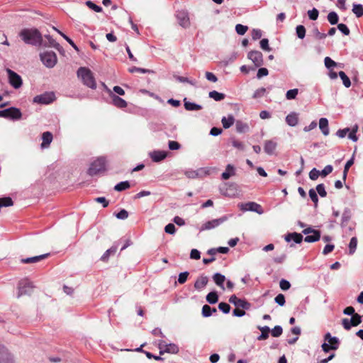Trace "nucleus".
<instances>
[{
    "label": "nucleus",
    "mask_w": 363,
    "mask_h": 363,
    "mask_svg": "<svg viewBox=\"0 0 363 363\" xmlns=\"http://www.w3.org/2000/svg\"><path fill=\"white\" fill-rule=\"evenodd\" d=\"M19 36L26 44L32 45H41L43 44L42 35L37 29H23L19 33Z\"/></svg>",
    "instance_id": "1"
},
{
    "label": "nucleus",
    "mask_w": 363,
    "mask_h": 363,
    "mask_svg": "<svg viewBox=\"0 0 363 363\" xmlns=\"http://www.w3.org/2000/svg\"><path fill=\"white\" fill-rule=\"evenodd\" d=\"M77 77L81 79L83 84L92 89L96 88V83L93 72L86 67H79L77 72Z\"/></svg>",
    "instance_id": "2"
},
{
    "label": "nucleus",
    "mask_w": 363,
    "mask_h": 363,
    "mask_svg": "<svg viewBox=\"0 0 363 363\" xmlns=\"http://www.w3.org/2000/svg\"><path fill=\"white\" fill-rule=\"evenodd\" d=\"M106 160L104 157H99L94 160L90 165L88 169V174L91 176H94L101 172L106 169Z\"/></svg>",
    "instance_id": "3"
},
{
    "label": "nucleus",
    "mask_w": 363,
    "mask_h": 363,
    "mask_svg": "<svg viewBox=\"0 0 363 363\" xmlns=\"http://www.w3.org/2000/svg\"><path fill=\"white\" fill-rule=\"evenodd\" d=\"M40 57L43 64L48 68L54 67L57 62V55L53 51L43 52L40 53Z\"/></svg>",
    "instance_id": "4"
},
{
    "label": "nucleus",
    "mask_w": 363,
    "mask_h": 363,
    "mask_svg": "<svg viewBox=\"0 0 363 363\" xmlns=\"http://www.w3.org/2000/svg\"><path fill=\"white\" fill-rule=\"evenodd\" d=\"M33 289V284L28 279H21L19 281L17 286V298H20L23 295H29Z\"/></svg>",
    "instance_id": "5"
},
{
    "label": "nucleus",
    "mask_w": 363,
    "mask_h": 363,
    "mask_svg": "<svg viewBox=\"0 0 363 363\" xmlns=\"http://www.w3.org/2000/svg\"><path fill=\"white\" fill-rule=\"evenodd\" d=\"M220 192L225 196L235 197L238 195V186L235 183H225L220 187Z\"/></svg>",
    "instance_id": "6"
},
{
    "label": "nucleus",
    "mask_w": 363,
    "mask_h": 363,
    "mask_svg": "<svg viewBox=\"0 0 363 363\" xmlns=\"http://www.w3.org/2000/svg\"><path fill=\"white\" fill-rule=\"evenodd\" d=\"M239 207L240 210L242 211L256 212L259 215H262L264 213L262 206L259 204L253 201L240 203Z\"/></svg>",
    "instance_id": "7"
},
{
    "label": "nucleus",
    "mask_w": 363,
    "mask_h": 363,
    "mask_svg": "<svg viewBox=\"0 0 363 363\" xmlns=\"http://www.w3.org/2000/svg\"><path fill=\"white\" fill-rule=\"evenodd\" d=\"M6 71L8 74L10 84L15 89L20 88L23 84L21 76L9 68H7Z\"/></svg>",
    "instance_id": "8"
},
{
    "label": "nucleus",
    "mask_w": 363,
    "mask_h": 363,
    "mask_svg": "<svg viewBox=\"0 0 363 363\" xmlns=\"http://www.w3.org/2000/svg\"><path fill=\"white\" fill-rule=\"evenodd\" d=\"M55 100L53 92H45L33 98V102L41 104H49Z\"/></svg>",
    "instance_id": "9"
},
{
    "label": "nucleus",
    "mask_w": 363,
    "mask_h": 363,
    "mask_svg": "<svg viewBox=\"0 0 363 363\" xmlns=\"http://www.w3.org/2000/svg\"><path fill=\"white\" fill-rule=\"evenodd\" d=\"M225 220H227V216H223L220 218L213 219V220L207 221L201 225L200 230L203 231V230H209L213 229V228L219 226L220 225H221Z\"/></svg>",
    "instance_id": "10"
},
{
    "label": "nucleus",
    "mask_w": 363,
    "mask_h": 363,
    "mask_svg": "<svg viewBox=\"0 0 363 363\" xmlns=\"http://www.w3.org/2000/svg\"><path fill=\"white\" fill-rule=\"evenodd\" d=\"M247 57L256 67H260L263 64L262 54L259 51H250L247 55Z\"/></svg>",
    "instance_id": "11"
},
{
    "label": "nucleus",
    "mask_w": 363,
    "mask_h": 363,
    "mask_svg": "<svg viewBox=\"0 0 363 363\" xmlns=\"http://www.w3.org/2000/svg\"><path fill=\"white\" fill-rule=\"evenodd\" d=\"M13 358L9 350L4 347L0 345V363H13Z\"/></svg>",
    "instance_id": "12"
},
{
    "label": "nucleus",
    "mask_w": 363,
    "mask_h": 363,
    "mask_svg": "<svg viewBox=\"0 0 363 363\" xmlns=\"http://www.w3.org/2000/svg\"><path fill=\"white\" fill-rule=\"evenodd\" d=\"M108 94L112 100V104L117 108H122L127 106V102L122 98L113 94L111 90H108Z\"/></svg>",
    "instance_id": "13"
},
{
    "label": "nucleus",
    "mask_w": 363,
    "mask_h": 363,
    "mask_svg": "<svg viewBox=\"0 0 363 363\" xmlns=\"http://www.w3.org/2000/svg\"><path fill=\"white\" fill-rule=\"evenodd\" d=\"M177 18L181 26L183 28H187L189 26V18L188 16V13L186 11H179L177 14Z\"/></svg>",
    "instance_id": "14"
},
{
    "label": "nucleus",
    "mask_w": 363,
    "mask_h": 363,
    "mask_svg": "<svg viewBox=\"0 0 363 363\" xmlns=\"http://www.w3.org/2000/svg\"><path fill=\"white\" fill-rule=\"evenodd\" d=\"M230 303L234 304L237 308L248 309L250 303L245 300L238 298L235 295H233L229 298Z\"/></svg>",
    "instance_id": "15"
},
{
    "label": "nucleus",
    "mask_w": 363,
    "mask_h": 363,
    "mask_svg": "<svg viewBox=\"0 0 363 363\" xmlns=\"http://www.w3.org/2000/svg\"><path fill=\"white\" fill-rule=\"evenodd\" d=\"M159 346L160 349L164 348L168 353L177 354L179 352V347L174 343L167 344L164 341H160Z\"/></svg>",
    "instance_id": "16"
},
{
    "label": "nucleus",
    "mask_w": 363,
    "mask_h": 363,
    "mask_svg": "<svg viewBox=\"0 0 363 363\" xmlns=\"http://www.w3.org/2000/svg\"><path fill=\"white\" fill-rule=\"evenodd\" d=\"M6 118H10L12 120H19L21 118L22 113L19 108L16 107H11L9 108H6Z\"/></svg>",
    "instance_id": "17"
},
{
    "label": "nucleus",
    "mask_w": 363,
    "mask_h": 363,
    "mask_svg": "<svg viewBox=\"0 0 363 363\" xmlns=\"http://www.w3.org/2000/svg\"><path fill=\"white\" fill-rule=\"evenodd\" d=\"M303 240V235L298 233H288L285 236V240L288 242L294 241L296 244H300Z\"/></svg>",
    "instance_id": "18"
},
{
    "label": "nucleus",
    "mask_w": 363,
    "mask_h": 363,
    "mask_svg": "<svg viewBox=\"0 0 363 363\" xmlns=\"http://www.w3.org/2000/svg\"><path fill=\"white\" fill-rule=\"evenodd\" d=\"M150 156L151 159L152 160V161H154L155 162H160V161L163 160L164 159H165L167 156V153L165 151L157 150V151H153L152 152H151L150 154Z\"/></svg>",
    "instance_id": "19"
},
{
    "label": "nucleus",
    "mask_w": 363,
    "mask_h": 363,
    "mask_svg": "<svg viewBox=\"0 0 363 363\" xmlns=\"http://www.w3.org/2000/svg\"><path fill=\"white\" fill-rule=\"evenodd\" d=\"M45 38L47 39V41H45L43 42V44L41 45L43 46H45V47H51V48H54L57 50H60V45L58 43H57L52 38V36H50V35H45Z\"/></svg>",
    "instance_id": "20"
},
{
    "label": "nucleus",
    "mask_w": 363,
    "mask_h": 363,
    "mask_svg": "<svg viewBox=\"0 0 363 363\" xmlns=\"http://www.w3.org/2000/svg\"><path fill=\"white\" fill-rule=\"evenodd\" d=\"M236 170L233 165L228 164L225 167V171L222 173L221 178L224 180L228 179L230 177L235 175Z\"/></svg>",
    "instance_id": "21"
},
{
    "label": "nucleus",
    "mask_w": 363,
    "mask_h": 363,
    "mask_svg": "<svg viewBox=\"0 0 363 363\" xmlns=\"http://www.w3.org/2000/svg\"><path fill=\"white\" fill-rule=\"evenodd\" d=\"M43 142L41 143L42 148H47L49 147L52 141V134L50 132H45L42 135Z\"/></svg>",
    "instance_id": "22"
},
{
    "label": "nucleus",
    "mask_w": 363,
    "mask_h": 363,
    "mask_svg": "<svg viewBox=\"0 0 363 363\" xmlns=\"http://www.w3.org/2000/svg\"><path fill=\"white\" fill-rule=\"evenodd\" d=\"M208 279L206 276H201L199 277L194 284V288L196 290H201L203 289L208 284Z\"/></svg>",
    "instance_id": "23"
},
{
    "label": "nucleus",
    "mask_w": 363,
    "mask_h": 363,
    "mask_svg": "<svg viewBox=\"0 0 363 363\" xmlns=\"http://www.w3.org/2000/svg\"><path fill=\"white\" fill-rule=\"evenodd\" d=\"M277 144L273 140H266L264 145V152L268 155H272L276 150Z\"/></svg>",
    "instance_id": "24"
},
{
    "label": "nucleus",
    "mask_w": 363,
    "mask_h": 363,
    "mask_svg": "<svg viewBox=\"0 0 363 363\" xmlns=\"http://www.w3.org/2000/svg\"><path fill=\"white\" fill-rule=\"evenodd\" d=\"M286 122L290 126H296L298 123V114L295 112H291L286 117Z\"/></svg>",
    "instance_id": "25"
},
{
    "label": "nucleus",
    "mask_w": 363,
    "mask_h": 363,
    "mask_svg": "<svg viewBox=\"0 0 363 363\" xmlns=\"http://www.w3.org/2000/svg\"><path fill=\"white\" fill-rule=\"evenodd\" d=\"M319 128L322 133L327 136L329 135L330 130L328 127V121L326 118H321L319 120Z\"/></svg>",
    "instance_id": "26"
},
{
    "label": "nucleus",
    "mask_w": 363,
    "mask_h": 363,
    "mask_svg": "<svg viewBox=\"0 0 363 363\" xmlns=\"http://www.w3.org/2000/svg\"><path fill=\"white\" fill-rule=\"evenodd\" d=\"M48 254H44L38 256H35L32 257H28V258H23L21 259V262L23 264H30V263H35L38 262H40L47 257Z\"/></svg>",
    "instance_id": "27"
},
{
    "label": "nucleus",
    "mask_w": 363,
    "mask_h": 363,
    "mask_svg": "<svg viewBox=\"0 0 363 363\" xmlns=\"http://www.w3.org/2000/svg\"><path fill=\"white\" fill-rule=\"evenodd\" d=\"M213 279L215 281L216 284L220 287L223 290L225 289L224 287V281H225V277L220 273H216Z\"/></svg>",
    "instance_id": "28"
},
{
    "label": "nucleus",
    "mask_w": 363,
    "mask_h": 363,
    "mask_svg": "<svg viewBox=\"0 0 363 363\" xmlns=\"http://www.w3.org/2000/svg\"><path fill=\"white\" fill-rule=\"evenodd\" d=\"M184 106L185 109L187 111H199L202 109V106L201 105L190 102L187 101L186 98L184 99Z\"/></svg>",
    "instance_id": "29"
},
{
    "label": "nucleus",
    "mask_w": 363,
    "mask_h": 363,
    "mask_svg": "<svg viewBox=\"0 0 363 363\" xmlns=\"http://www.w3.org/2000/svg\"><path fill=\"white\" fill-rule=\"evenodd\" d=\"M236 131L239 133H244L249 130L250 127L247 123L242 121H237L235 123Z\"/></svg>",
    "instance_id": "30"
},
{
    "label": "nucleus",
    "mask_w": 363,
    "mask_h": 363,
    "mask_svg": "<svg viewBox=\"0 0 363 363\" xmlns=\"http://www.w3.org/2000/svg\"><path fill=\"white\" fill-rule=\"evenodd\" d=\"M235 122V118L233 115H229L228 117H223L221 123L224 128H229Z\"/></svg>",
    "instance_id": "31"
},
{
    "label": "nucleus",
    "mask_w": 363,
    "mask_h": 363,
    "mask_svg": "<svg viewBox=\"0 0 363 363\" xmlns=\"http://www.w3.org/2000/svg\"><path fill=\"white\" fill-rule=\"evenodd\" d=\"M258 329L261 331L260 335L257 337L258 340H264L268 338L269 328L268 326L258 327Z\"/></svg>",
    "instance_id": "32"
},
{
    "label": "nucleus",
    "mask_w": 363,
    "mask_h": 363,
    "mask_svg": "<svg viewBox=\"0 0 363 363\" xmlns=\"http://www.w3.org/2000/svg\"><path fill=\"white\" fill-rule=\"evenodd\" d=\"M320 232H314L312 235H308L304 238V241L306 242H315L320 240Z\"/></svg>",
    "instance_id": "33"
},
{
    "label": "nucleus",
    "mask_w": 363,
    "mask_h": 363,
    "mask_svg": "<svg viewBox=\"0 0 363 363\" xmlns=\"http://www.w3.org/2000/svg\"><path fill=\"white\" fill-rule=\"evenodd\" d=\"M208 96L216 101H222L225 99V94L218 92L217 91H211L208 93Z\"/></svg>",
    "instance_id": "34"
},
{
    "label": "nucleus",
    "mask_w": 363,
    "mask_h": 363,
    "mask_svg": "<svg viewBox=\"0 0 363 363\" xmlns=\"http://www.w3.org/2000/svg\"><path fill=\"white\" fill-rule=\"evenodd\" d=\"M52 28L57 31L61 36L63 37V38L75 50H79L77 46L75 45V43L73 42L72 39H70L68 36H67L65 33L61 32L60 30L56 28L55 27H52Z\"/></svg>",
    "instance_id": "35"
},
{
    "label": "nucleus",
    "mask_w": 363,
    "mask_h": 363,
    "mask_svg": "<svg viewBox=\"0 0 363 363\" xmlns=\"http://www.w3.org/2000/svg\"><path fill=\"white\" fill-rule=\"evenodd\" d=\"M352 12L357 18L363 16V5L354 4L352 6Z\"/></svg>",
    "instance_id": "36"
},
{
    "label": "nucleus",
    "mask_w": 363,
    "mask_h": 363,
    "mask_svg": "<svg viewBox=\"0 0 363 363\" xmlns=\"http://www.w3.org/2000/svg\"><path fill=\"white\" fill-rule=\"evenodd\" d=\"M351 218V214L350 211L349 209H345L342 215V222L341 225L342 227H344L347 225V223L349 222V220Z\"/></svg>",
    "instance_id": "37"
},
{
    "label": "nucleus",
    "mask_w": 363,
    "mask_h": 363,
    "mask_svg": "<svg viewBox=\"0 0 363 363\" xmlns=\"http://www.w3.org/2000/svg\"><path fill=\"white\" fill-rule=\"evenodd\" d=\"M218 296L216 291H211L206 296V301L211 303L214 304L218 302Z\"/></svg>",
    "instance_id": "38"
},
{
    "label": "nucleus",
    "mask_w": 363,
    "mask_h": 363,
    "mask_svg": "<svg viewBox=\"0 0 363 363\" xmlns=\"http://www.w3.org/2000/svg\"><path fill=\"white\" fill-rule=\"evenodd\" d=\"M338 75L342 79L344 86L346 88H349L351 86V82L350 78L346 75V74L343 71L339 72Z\"/></svg>",
    "instance_id": "39"
},
{
    "label": "nucleus",
    "mask_w": 363,
    "mask_h": 363,
    "mask_svg": "<svg viewBox=\"0 0 363 363\" xmlns=\"http://www.w3.org/2000/svg\"><path fill=\"white\" fill-rule=\"evenodd\" d=\"M216 308H211L208 305H204L202 308V315L203 317H209L213 313H216Z\"/></svg>",
    "instance_id": "40"
},
{
    "label": "nucleus",
    "mask_w": 363,
    "mask_h": 363,
    "mask_svg": "<svg viewBox=\"0 0 363 363\" xmlns=\"http://www.w3.org/2000/svg\"><path fill=\"white\" fill-rule=\"evenodd\" d=\"M130 188V183L128 181L119 182L114 186V189L117 191H122Z\"/></svg>",
    "instance_id": "41"
},
{
    "label": "nucleus",
    "mask_w": 363,
    "mask_h": 363,
    "mask_svg": "<svg viewBox=\"0 0 363 363\" xmlns=\"http://www.w3.org/2000/svg\"><path fill=\"white\" fill-rule=\"evenodd\" d=\"M357 239L356 237H352L349 243V253L353 255L357 249Z\"/></svg>",
    "instance_id": "42"
},
{
    "label": "nucleus",
    "mask_w": 363,
    "mask_h": 363,
    "mask_svg": "<svg viewBox=\"0 0 363 363\" xmlns=\"http://www.w3.org/2000/svg\"><path fill=\"white\" fill-rule=\"evenodd\" d=\"M338 15L335 11H331L328 15V20L331 25H335L338 22Z\"/></svg>",
    "instance_id": "43"
},
{
    "label": "nucleus",
    "mask_w": 363,
    "mask_h": 363,
    "mask_svg": "<svg viewBox=\"0 0 363 363\" xmlns=\"http://www.w3.org/2000/svg\"><path fill=\"white\" fill-rule=\"evenodd\" d=\"M362 321V316L358 313H356L352 315V318H350V322L353 327L359 325Z\"/></svg>",
    "instance_id": "44"
},
{
    "label": "nucleus",
    "mask_w": 363,
    "mask_h": 363,
    "mask_svg": "<svg viewBox=\"0 0 363 363\" xmlns=\"http://www.w3.org/2000/svg\"><path fill=\"white\" fill-rule=\"evenodd\" d=\"M116 250H117V247H116V246L111 247L110 249L107 250L104 253V255L101 257V259L102 261H106L108 259L110 255L115 254Z\"/></svg>",
    "instance_id": "45"
},
{
    "label": "nucleus",
    "mask_w": 363,
    "mask_h": 363,
    "mask_svg": "<svg viewBox=\"0 0 363 363\" xmlns=\"http://www.w3.org/2000/svg\"><path fill=\"white\" fill-rule=\"evenodd\" d=\"M128 71L130 73H133V72H140L142 74L154 73V72L151 69H144V68H140V67H132L128 69Z\"/></svg>",
    "instance_id": "46"
},
{
    "label": "nucleus",
    "mask_w": 363,
    "mask_h": 363,
    "mask_svg": "<svg viewBox=\"0 0 363 363\" xmlns=\"http://www.w3.org/2000/svg\"><path fill=\"white\" fill-rule=\"evenodd\" d=\"M298 89H290V90L286 91V98L288 100L295 99L296 96H297V94H298Z\"/></svg>",
    "instance_id": "47"
},
{
    "label": "nucleus",
    "mask_w": 363,
    "mask_h": 363,
    "mask_svg": "<svg viewBox=\"0 0 363 363\" xmlns=\"http://www.w3.org/2000/svg\"><path fill=\"white\" fill-rule=\"evenodd\" d=\"M296 35L298 38L303 39L306 35V28L303 26L299 25L296 28Z\"/></svg>",
    "instance_id": "48"
},
{
    "label": "nucleus",
    "mask_w": 363,
    "mask_h": 363,
    "mask_svg": "<svg viewBox=\"0 0 363 363\" xmlns=\"http://www.w3.org/2000/svg\"><path fill=\"white\" fill-rule=\"evenodd\" d=\"M184 174L188 178H190V179H195L200 176V173L199 172V170H193V169H189V170L185 171Z\"/></svg>",
    "instance_id": "49"
},
{
    "label": "nucleus",
    "mask_w": 363,
    "mask_h": 363,
    "mask_svg": "<svg viewBox=\"0 0 363 363\" xmlns=\"http://www.w3.org/2000/svg\"><path fill=\"white\" fill-rule=\"evenodd\" d=\"M324 63L325 66L329 69L337 65V63L329 57H326L324 59Z\"/></svg>",
    "instance_id": "50"
},
{
    "label": "nucleus",
    "mask_w": 363,
    "mask_h": 363,
    "mask_svg": "<svg viewBox=\"0 0 363 363\" xmlns=\"http://www.w3.org/2000/svg\"><path fill=\"white\" fill-rule=\"evenodd\" d=\"M354 164V158L352 157L350 160H349L345 165V168H344V172H343V179L345 180L346 179V177H347V172L350 169V167Z\"/></svg>",
    "instance_id": "51"
},
{
    "label": "nucleus",
    "mask_w": 363,
    "mask_h": 363,
    "mask_svg": "<svg viewBox=\"0 0 363 363\" xmlns=\"http://www.w3.org/2000/svg\"><path fill=\"white\" fill-rule=\"evenodd\" d=\"M247 29H248L247 26H243L242 24H237L235 26V30H236L237 33L240 35H244L247 32Z\"/></svg>",
    "instance_id": "52"
},
{
    "label": "nucleus",
    "mask_w": 363,
    "mask_h": 363,
    "mask_svg": "<svg viewBox=\"0 0 363 363\" xmlns=\"http://www.w3.org/2000/svg\"><path fill=\"white\" fill-rule=\"evenodd\" d=\"M316 191L321 197H325L327 195L323 184H320L316 186Z\"/></svg>",
    "instance_id": "53"
},
{
    "label": "nucleus",
    "mask_w": 363,
    "mask_h": 363,
    "mask_svg": "<svg viewBox=\"0 0 363 363\" xmlns=\"http://www.w3.org/2000/svg\"><path fill=\"white\" fill-rule=\"evenodd\" d=\"M86 5L91 9L94 10V11L96 12H101L102 11V8L100 7L99 6H97L96 4H95L94 2L91 1H87L86 2Z\"/></svg>",
    "instance_id": "54"
},
{
    "label": "nucleus",
    "mask_w": 363,
    "mask_h": 363,
    "mask_svg": "<svg viewBox=\"0 0 363 363\" xmlns=\"http://www.w3.org/2000/svg\"><path fill=\"white\" fill-rule=\"evenodd\" d=\"M318 14H319L318 11L315 8H313L311 10L308 11V15L311 20H313V21L316 20L318 17Z\"/></svg>",
    "instance_id": "55"
},
{
    "label": "nucleus",
    "mask_w": 363,
    "mask_h": 363,
    "mask_svg": "<svg viewBox=\"0 0 363 363\" xmlns=\"http://www.w3.org/2000/svg\"><path fill=\"white\" fill-rule=\"evenodd\" d=\"M282 328L280 325H277L272 330V335L273 337H277L282 334Z\"/></svg>",
    "instance_id": "56"
},
{
    "label": "nucleus",
    "mask_w": 363,
    "mask_h": 363,
    "mask_svg": "<svg viewBox=\"0 0 363 363\" xmlns=\"http://www.w3.org/2000/svg\"><path fill=\"white\" fill-rule=\"evenodd\" d=\"M265 92H266V89L264 87L257 89L254 92L252 97L254 99H258V98L262 97L264 95Z\"/></svg>",
    "instance_id": "57"
},
{
    "label": "nucleus",
    "mask_w": 363,
    "mask_h": 363,
    "mask_svg": "<svg viewBox=\"0 0 363 363\" xmlns=\"http://www.w3.org/2000/svg\"><path fill=\"white\" fill-rule=\"evenodd\" d=\"M274 301L275 302L279 305L280 306H284L285 303H286V301H285V297L282 294H278L275 298H274Z\"/></svg>",
    "instance_id": "58"
},
{
    "label": "nucleus",
    "mask_w": 363,
    "mask_h": 363,
    "mask_svg": "<svg viewBox=\"0 0 363 363\" xmlns=\"http://www.w3.org/2000/svg\"><path fill=\"white\" fill-rule=\"evenodd\" d=\"M218 308L221 311H223L224 313H228L230 312V306L229 304H228L226 303L221 302L218 305Z\"/></svg>",
    "instance_id": "59"
},
{
    "label": "nucleus",
    "mask_w": 363,
    "mask_h": 363,
    "mask_svg": "<svg viewBox=\"0 0 363 363\" xmlns=\"http://www.w3.org/2000/svg\"><path fill=\"white\" fill-rule=\"evenodd\" d=\"M189 274L188 272L180 273L178 277V282L181 284H184L187 280Z\"/></svg>",
    "instance_id": "60"
},
{
    "label": "nucleus",
    "mask_w": 363,
    "mask_h": 363,
    "mask_svg": "<svg viewBox=\"0 0 363 363\" xmlns=\"http://www.w3.org/2000/svg\"><path fill=\"white\" fill-rule=\"evenodd\" d=\"M320 175V171L316 169L315 168H313L309 172V177L311 180H316Z\"/></svg>",
    "instance_id": "61"
},
{
    "label": "nucleus",
    "mask_w": 363,
    "mask_h": 363,
    "mask_svg": "<svg viewBox=\"0 0 363 363\" xmlns=\"http://www.w3.org/2000/svg\"><path fill=\"white\" fill-rule=\"evenodd\" d=\"M279 286L282 290L286 291L290 289L291 284L289 281L283 279L279 282Z\"/></svg>",
    "instance_id": "62"
},
{
    "label": "nucleus",
    "mask_w": 363,
    "mask_h": 363,
    "mask_svg": "<svg viewBox=\"0 0 363 363\" xmlns=\"http://www.w3.org/2000/svg\"><path fill=\"white\" fill-rule=\"evenodd\" d=\"M333 167L332 165H326L324 169L320 172L322 177H326L333 172Z\"/></svg>",
    "instance_id": "63"
},
{
    "label": "nucleus",
    "mask_w": 363,
    "mask_h": 363,
    "mask_svg": "<svg viewBox=\"0 0 363 363\" xmlns=\"http://www.w3.org/2000/svg\"><path fill=\"white\" fill-rule=\"evenodd\" d=\"M337 28L340 32H342L344 35H348L350 34V29L344 23H340L337 25Z\"/></svg>",
    "instance_id": "64"
}]
</instances>
